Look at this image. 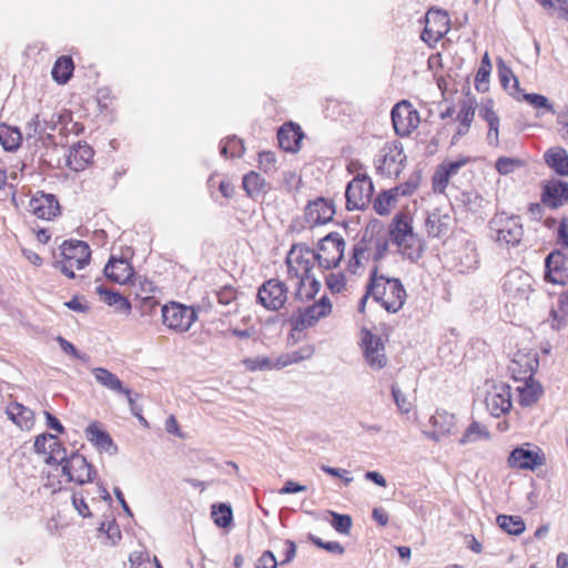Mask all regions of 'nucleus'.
I'll return each mask as SVG.
<instances>
[{
    "instance_id": "38",
    "label": "nucleus",
    "mask_w": 568,
    "mask_h": 568,
    "mask_svg": "<svg viewBox=\"0 0 568 568\" xmlns=\"http://www.w3.org/2000/svg\"><path fill=\"white\" fill-rule=\"evenodd\" d=\"M314 354V347L312 345H305L297 351L285 353L280 355L275 359V369H282L288 365L297 364L302 361L308 359Z\"/></svg>"
},
{
    "instance_id": "34",
    "label": "nucleus",
    "mask_w": 568,
    "mask_h": 568,
    "mask_svg": "<svg viewBox=\"0 0 568 568\" xmlns=\"http://www.w3.org/2000/svg\"><path fill=\"white\" fill-rule=\"evenodd\" d=\"M520 382L523 384L517 387L518 404L524 407L532 406L541 398L544 388L535 378Z\"/></svg>"
},
{
    "instance_id": "44",
    "label": "nucleus",
    "mask_w": 568,
    "mask_h": 568,
    "mask_svg": "<svg viewBox=\"0 0 568 568\" xmlns=\"http://www.w3.org/2000/svg\"><path fill=\"white\" fill-rule=\"evenodd\" d=\"M99 293L105 304L114 306L120 313L129 314L131 312V303L120 293L102 288H99Z\"/></svg>"
},
{
    "instance_id": "2",
    "label": "nucleus",
    "mask_w": 568,
    "mask_h": 568,
    "mask_svg": "<svg viewBox=\"0 0 568 568\" xmlns=\"http://www.w3.org/2000/svg\"><path fill=\"white\" fill-rule=\"evenodd\" d=\"M367 294L388 313H397L406 302L407 293L402 281L389 277L375 264L366 283Z\"/></svg>"
},
{
    "instance_id": "8",
    "label": "nucleus",
    "mask_w": 568,
    "mask_h": 568,
    "mask_svg": "<svg viewBox=\"0 0 568 568\" xmlns=\"http://www.w3.org/2000/svg\"><path fill=\"white\" fill-rule=\"evenodd\" d=\"M161 313L163 325L174 333L187 332L197 318V314L192 306L175 301L165 303Z\"/></svg>"
},
{
    "instance_id": "43",
    "label": "nucleus",
    "mask_w": 568,
    "mask_h": 568,
    "mask_svg": "<svg viewBox=\"0 0 568 568\" xmlns=\"http://www.w3.org/2000/svg\"><path fill=\"white\" fill-rule=\"evenodd\" d=\"M497 69L501 87L511 93L518 92L519 81L514 74L511 68L508 67L504 60L499 59L497 62Z\"/></svg>"
},
{
    "instance_id": "46",
    "label": "nucleus",
    "mask_w": 568,
    "mask_h": 568,
    "mask_svg": "<svg viewBox=\"0 0 568 568\" xmlns=\"http://www.w3.org/2000/svg\"><path fill=\"white\" fill-rule=\"evenodd\" d=\"M498 526L509 535H521L525 531V521L519 516L499 515L497 516Z\"/></svg>"
},
{
    "instance_id": "6",
    "label": "nucleus",
    "mask_w": 568,
    "mask_h": 568,
    "mask_svg": "<svg viewBox=\"0 0 568 568\" xmlns=\"http://www.w3.org/2000/svg\"><path fill=\"white\" fill-rule=\"evenodd\" d=\"M345 247L344 237L337 232H331L320 240L314 251V258L321 268L333 270L343 260Z\"/></svg>"
},
{
    "instance_id": "62",
    "label": "nucleus",
    "mask_w": 568,
    "mask_h": 568,
    "mask_svg": "<svg viewBox=\"0 0 568 568\" xmlns=\"http://www.w3.org/2000/svg\"><path fill=\"white\" fill-rule=\"evenodd\" d=\"M392 394H393L394 400H395L398 409L402 413L407 414L412 410L413 403L410 400H408L396 386L392 387Z\"/></svg>"
},
{
    "instance_id": "30",
    "label": "nucleus",
    "mask_w": 568,
    "mask_h": 568,
    "mask_svg": "<svg viewBox=\"0 0 568 568\" xmlns=\"http://www.w3.org/2000/svg\"><path fill=\"white\" fill-rule=\"evenodd\" d=\"M303 136L301 126L292 122L282 125L277 132L278 144L286 152H297Z\"/></svg>"
},
{
    "instance_id": "40",
    "label": "nucleus",
    "mask_w": 568,
    "mask_h": 568,
    "mask_svg": "<svg viewBox=\"0 0 568 568\" xmlns=\"http://www.w3.org/2000/svg\"><path fill=\"white\" fill-rule=\"evenodd\" d=\"M22 142V134L16 126L0 124V143L7 151L17 150Z\"/></svg>"
},
{
    "instance_id": "17",
    "label": "nucleus",
    "mask_w": 568,
    "mask_h": 568,
    "mask_svg": "<svg viewBox=\"0 0 568 568\" xmlns=\"http://www.w3.org/2000/svg\"><path fill=\"white\" fill-rule=\"evenodd\" d=\"M544 280L560 286L568 284V256L561 248L551 251L545 258Z\"/></svg>"
},
{
    "instance_id": "52",
    "label": "nucleus",
    "mask_w": 568,
    "mask_h": 568,
    "mask_svg": "<svg viewBox=\"0 0 568 568\" xmlns=\"http://www.w3.org/2000/svg\"><path fill=\"white\" fill-rule=\"evenodd\" d=\"M525 162L517 158L500 156L495 163V169L501 175L513 173L516 169L524 166Z\"/></svg>"
},
{
    "instance_id": "61",
    "label": "nucleus",
    "mask_w": 568,
    "mask_h": 568,
    "mask_svg": "<svg viewBox=\"0 0 568 568\" xmlns=\"http://www.w3.org/2000/svg\"><path fill=\"white\" fill-rule=\"evenodd\" d=\"M308 539L318 548H323L329 552H335L342 555L344 552V547L338 541H323L321 538L308 535Z\"/></svg>"
},
{
    "instance_id": "57",
    "label": "nucleus",
    "mask_w": 568,
    "mask_h": 568,
    "mask_svg": "<svg viewBox=\"0 0 568 568\" xmlns=\"http://www.w3.org/2000/svg\"><path fill=\"white\" fill-rule=\"evenodd\" d=\"M243 152V145L240 140L232 138L222 142L221 154L229 158L240 156Z\"/></svg>"
},
{
    "instance_id": "45",
    "label": "nucleus",
    "mask_w": 568,
    "mask_h": 568,
    "mask_svg": "<svg viewBox=\"0 0 568 568\" xmlns=\"http://www.w3.org/2000/svg\"><path fill=\"white\" fill-rule=\"evenodd\" d=\"M243 189L247 195L254 196L264 193L267 189V183L260 173L250 171L243 178Z\"/></svg>"
},
{
    "instance_id": "51",
    "label": "nucleus",
    "mask_w": 568,
    "mask_h": 568,
    "mask_svg": "<svg viewBox=\"0 0 568 568\" xmlns=\"http://www.w3.org/2000/svg\"><path fill=\"white\" fill-rule=\"evenodd\" d=\"M211 516L214 524L220 528L229 527L233 520L232 508L226 504L213 505Z\"/></svg>"
},
{
    "instance_id": "26",
    "label": "nucleus",
    "mask_w": 568,
    "mask_h": 568,
    "mask_svg": "<svg viewBox=\"0 0 568 568\" xmlns=\"http://www.w3.org/2000/svg\"><path fill=\"white\" fill-rule=\"evenodd\" d=\"M412 193L410 186L399 185L382 192L374 201V210L378 215H388L396 206L398 199Z\"/></svg>"
},
{
    "instance_id": "36",
    "label": "nucleus",
    "mask_w": 568,
    "mask_h": 568,
    "mask_svg": "<svg viewBox=\"0 0 568 568\" xmlns=\"http://www.w3.org/2000/svg\"><path fill=\"white\" fill-rule=\"evenodd\" d=\"M449 220L450 217L448 215L442 214L439 211L429 213L425 221V229L428 236H446L449 232Z\"/></svg>"
},
{
    "instance_id": "54",
    "label": "nucleus",
    "mask_w": 568,
    "mask_h": 568,
    "mask_svg": "<svg viewBox=\"0 0 568 568\" xmlns=\"http://www.w3.org/2000/svg\"><path fill=\"white\" fill-rule=\"evenodd\" d=\"M325 284L333 294H339L346 290L347 281L344 273L336 272L325 277Z\"/></svg>"
},
{
    "instance_id": "50",
    "label": "nucleus",
    "mask_w": 568,
    "mask_h": 568,
    "mask_svg": "<svg viewBox=\"0 0 568 568\" xmlns=\"http://www.w3.org/2000/svg\"><path fill=\"white\" fill-rule=\"evenodd\" d=\"M551 16L568 21V0H536Z\"/></svg>"
},
{
    "instance_id": "49",
    "label": "nucleus",
    "mask_w": 568,
    "mask_h": 568,
    "mask_svg": "<svg viewBox=\"0 0 568 568\" xmlns=\"http://www.w3.org/2000/svg\"><path fill=\"white\" fill-rule=\"evenodd\" d=\"M489 438V432L486 426L481 425L480 423L474 420L464 432L462 438L459 439V443L462 445L474 443L480 439H488Z\"/></svg>"
},
{
    "instance_id": "10",
    "label": "nucleus",
    "mask_w": 568,
    "mask_h": 568,
    "mask_svg": "<svg viewBox=\"0 0 568 568\" xmlns=\"http://www.w3.org/2000/svg\"><path fill=\"white\" fill-rule=\"evenodd\" d=\"M386 250L387 242L384 240L366 241L363 239L353 247L352 255L347 262V271L352 274H358L364 270L365 264L371 257L377 262Z\"/></svg>"
},
{
    "instance_id": "39",
    "label": "nucleus",
    "mask_w": 568,
    "mask_h": 568,
    "mask_svg": "<svg viewBox=\"0 0 568 568\" xmlns=\"http://www.w3.org/2000/svg\"><path fill=\"white\" fill-rule=\"evenodd\" d=\"M74 71V63L71 57L61 55L57 59L52 68V78L59 84H65L72 77Z\"/></svg>"
},
{
    "instance_id": "32",
    "label": "nucleus",
    "mask_w": 568,
    "mask_h": 568,
    "mask_svg": "<svg viewBox=\"0 0 568 568\" xmlns=\"http://www.w3.org/2000/svg\"><path fill=\"white\" fill-rule=\"evenodd\" d=\"M432 437L436 440L450 435L457 428L456 417L446 410H437L430 418Z\"/></svg>"
},
{
    "instance_id": "12",
    "label": "nucleus",
    "mask_w": 568,
    "mask_h": 568,
    "mask_svg": "<svg viewBox=\"0 0 568 568\" xmlns=\"http://www.w3.org/2000/svg\"><path fill=\"white\" fill-rule=\"evenodd\" d=\"M392 123L395 133L400 138L409 136L420 123V114L408 101L397 102L390 112Z\"/></svg>"
},
{
    "instance_id": "3",
    "label": "nucleus",
    "mask_w": 568,
    "mask_h": 568,
    "mask_svg": "<svg viewBox=\"0 0 568 568\" xmlns=\"http://www.w3.org/2000/svg\"><path fill=\"white\" fill-rule=\"evenodd\" d=\"M62 466H55L47 476L45 486L51 488L52 493L64 489V484L74 483L78 485L90 484L95 475L93 467L87 462L84 456L72 454L64 458Z\"/></svg>"
},
{
    "instance_id": "14",
    "label": "nucleus",
    "mask_w": 568,
    "mask_h": 568,
    "mask_svg": "<svg viewBox=\"0 0 568 568\" xmlns=\"http://www.w3.org/2000/svg\"><path fill=\"white\" fill-rule=\"evenodd\" d=\"M507 464L514 469L534 471L546 464V456L541 448L527 443L511 450Z\"/></svg>"
},
{
    "instance_id": "37",
    "label": "nucleus",
    "mask_w": 568,
    "mask_h": 568,
    "mask_svg": "<svg viewBox=\"0 0 568 568\" xmlns=\"http://www.w3.org/2000/svg\"><path fill=\"white\" fill-rule=\"evenodd\" d=\"M85 436L95 447L109 452L114 445L111 436L99 422H92L85 428Z\"/></svg>"
},
{
    "instance_id": "47",
    "label": "nucleus",
    "mask_w": 568,
    "mask_h": 568,
    "mask_svg": "<svg viewBox=\"0 0 568 568\" xmlns=\"http://www.w3.org/2000/svg\"><path fill=\"white\" fill-rule=\"evenodd\" d=\"M132 290L135 300H145V297L155 296L159 293V288L154 283L145 277H136L132 282Z\"/></svg>"
},
{
    "instance_id": "31",
    "label": "nucleus",
    "mask_w": 568,
    "mask_h": 568,
    "mask_svg": "<svg viewBox=\"0 0 568 568\" xmlns=\"http://www.w3.org/2000/svg\"><path fill=\"white\" fill-rule=\"evenodd\" d=\"M6 414L21 430H30L34 426V413L18 402L9 403L6 407Z\"/></svg>"
},
{
    "instance_id": "28",
    "label": "nucleus",
    "mask_w": 568,
    "mask_h": 568,
    "mask_svg": "<svg viewBox=\"0 0 568 568\" xmlns=\"http://www.w3.org/2000/svg\"><path fill=\"white\" fill-rule=\"evenodd\" d=\"M104 274L114 283L125 284L133 277L134 270L129 260L111 256L104 266Z\"/></svg>"
},
{
    "instance_id": "56",
    "label": "nucleus",
    "mask_w": 568,
    "mask_h": 568,
    "mask_svg": "<svg viewBox=\"0 0 568 568\" xmlns=\"http://www.w3.org/2000/svg\"><path fill=\"white\" fill-rule=\"evenodd\" d=\"M89 495H90L89 490H80V491L73 493V495H72V504H73L74 508L78 510V513L83 518L92 516L90 508L85 500Z\"/></svg>"
},
{
    "instance_id": "29",
    "label": "nucleus",
    "mask_w": 568,
    "mask_h": 568,
    "mask_svg": "<svg viewBox=\"0 0 568 568\" xmlns=\"http://www.w3.org/2000/svg\"><path fill=\"white\" fill-rule=\"evenodd\" d=\"M93 156V149L87 142H79L70 148L67 165L75 172H81L92 163Z\"/></svg>"
},
{
    "instance_id": "19",
    "label": "nucleus",
    "mask_w": 568,
    "mask_h": 568,
    "mask_svg": "<svg viewBox=\"0 0 568 568\" xmlns=\"http://www.w3.org/2000/svg\"><path fill=\"white\" fill-rule=\"evenodd\" d=\"M28 212L39 220L52 221L61 214V205L55 195L37 191L30 197Z\"/></svg>"
},
{
    "instance_id": "41",
    "label": "nucleus",
    "mask_w": 568,
    "mask_h": 568,
    "mask_svg": "<svg viewBox=\"0 0 568 568\" xmlns=\"http://www.w3.org/2000/svg\"><path fill=\"white\" fill-rule=\"evenodd\" d=\"M491 69L493 65L489 58V53L485 52L481 58L480 65L475 75V89L477 92L485 93L488 91Z\"/></svg>"
},
{
    "instance_id": "7",
    "label": "nucleus",
    "mask_w": 568,
    "mask_h": 568,
    "mask_svg": "<svg viewBox=\"0 0 568 568\" xmlns=\"http://www.w3.org/2000/svg\"><path fill=\"white\" fill-rule=\"evenodd\" d=\"M333 310V305L327 296H322L318 301L305 307L296 308L290 324L293 331L303 332L314 327L322 318L327 317Z\"/></svg>"
},
{
    "instance_id": "58",
    "label": "nucleus",
    "mask_w": 568,
    "mask_h": 568,
    "mask_svg": "<svg viewBox=\"0 0 568 568\" xmlns=\"http://www.w3.org/2000/svg\"><path fill=\"white\" fill-rule=\"evenodd\" d=\"M258 169L264 173L276 171V156L272 151H262L258 153Z\"/></svg>"
},
{
    "instance_id": "25",
    "label": "nucleus",
    "mask_w": 568,
    "mask_h": 568,
    "mask_svg": "<svg viewBox=\"0 0 568 568\" xmlns=\"http://www.w3.org/2000/svg\"><path fill=\"white\" fill-rule=\"evenodd\" d=\"M541 202L550 209H557L568 203V182L551 180L545 183Z\"/></svg>"
},
{
    "instance_id": "22",
    "label": "nucleus",
    "mask_w": 568,
    "mask_h": 568,
    "mask_svg": "<svg viewBox=\"0 0 568 568\" xmlns=\"http://www.w3.org/2000/svg\"><path fill=\"white\" fill-rule=\"evenodd\" d=\"M485 404L489 413L495 417L508 413L513 406L510 386L506 384L495 385L487 394Z\"/></svg>"
},
{
    "instance_id": "11",
    "label": "nucleus",
    "mask_w": 568,
    "mask_h": 568,
    "mask_svg": "<svg viewBox=\"0 0 568 568\" xmlns=\"http://www.w3.org/2000/svg\"><path fill=\"white\" fill-rule=\"evenodd\" d=\"M406 155L397 141L386 142L375 159L376 171L381 175L397 176L404 166Z\"/></svg>"
},
{
    "instance_id": "27",
    "label": "nucleus",
    "mask_w": 568,
    "mask_h": 568,
    "mask_svg": "<svg viewBox=\"0 0 568 568\" xmlns=\"http://www.w3.org/2000/svg\"><path fill=\"white\" fill-rule=\"evenodd\" d=\"M92 374H93L95 381L99 384H101L102 386H104L105 388H108L112 392L119 393V394H123L126 397L131 409L132 410L134 409L135 399L133 398L132 390L123 387L122 382L119 379V377L115 374H113L112 372H110L103 367L93 368Z\"/></svg>"
},
{
    "instance_id": "20",
    "label": "nucleus",
    "mask_w": 568,
    "mask_h": 568,
    "mask_svg": "<svg viewBox=\"0 0 568 568\" xmlns=\"http://www.w3.org/2000/svg\"><path fill=\"white\" fill-rule=\"evenodd\" d=\"M362 347L364 357L372 369H382L387 364L385 347L382 338L368 329L362 331Z\"/></svg>"
},
{
    "instance_id": "4",
    "label": "nucleus",
    "mask_w": 568,
    "mask_h": 568,
    "mask_svg": "<svg viewBox=\"0 0 568 568\" xmlns=\"http://www.w3.org/2000/svg\"><path fill=\"white\" fill-rule=\"evenodd\" d=\"M389 236L409 260H418L422 256V241L413 231V219L408 213L395 214L389 225Z\"/></svg>"
},
{
    "instance_id": "35",
    "label": "nucleus",
    "mask_w": 568,
    "mask_h": 568,
    "mask_svg": "<svg viewBox=\"0 0 568 568\" xmlns=\"http://www.w3.org/2000/svg\"><path fill=\"white\" fill-rule=\"evenodd\" d=\"M544 159L558 175L568 176V152L564 148H550L545 152Z\"/></svg>"
},
{
    "instance_id": "55",
    "label": "nucleus",
    "mask_w": 568,
    "mask_h": 568,
    "mask_svg": "<svg viewBox=\"0 0 568 568\" xmlns=\"http://www.w3.org/2000/svg\"><path fill=\"white\" fill-rule=\"evenodd\" d=\"M524 99L527 103H529L536 110H545L550 113H555L554 105L549 102V100L541 94L538 93H527L524 95Z\"/></svg>"
},
{
    "instance_id": "64",
    "label": "nucleus",
    "mask_w": 568,
    "mask_h": 568,
    "mask_svg": "<svg viewBox=\"0 0 568 568\" xmlns=\"http://www.w3.org/2000/svg\"><path fill=\"white\" fill-rule=\"evenodd\" d=\"M556 242L561 248L568 250V219H562L559 222Z\"/></svg>"
},
{
    "instance_id": "18",
    "label": "nucleus",
    "mask_w": 568,
    "mask_h": 568,
    "mask_svg": "<svg viewBox=\"0 0 568 568\" xmlns=\"http://www.w3.org/2000/svg\"><path fill=\"white\" fill-rule=\"evenodd\" d=\"M287 286L285 283L272 278L262 284L257 292V301L268 311L281 310L287 301Z\"/></svg>"
},
{
    "instance_id": "21",
    "label": "nucleus",
    "mask_w": 568,
    "mask_h": 568,
    "mask_svg": "<svg viewBox=\"0 0 568 568\" xmlns=\"http://www.w3.org/2000/svg\"><path fill=\"white\" fill-rule=\"evenodd\" d=\"M538 365L539 361L535 352L518 351L514 354V357L508 365V369L511 377L515 381L520 382L534 378Z\"/></svg>"
},
{
    "instance_id": "53",
    "label": "nucleus",
    "mask_w": 568,
    "mask_h": 568,
    "mask_svg": "<svg viewBox=\"0 0 568 568\" xmlns=\"http://www.w3.org/2000/svg\"><path fill=\"white\" fill-rule=\"evenodd\" d=\"M243 365L250 372L275 369V359L272 361L266 356L243 359Z\"/></svg>"
},
{
    "instance_id": "24",
    "label": "nucleus",
    "mask_w": 568,
    "mask_h": 568,
    "mask_svg": "<svg viewBox=\"0 0 568 568\" xmlns=\"http://www.w3.org/2000/svg\"><path fill=\"white\" fill-rule=\"evenodd\" d=\"M335 205L332 200L318 197L305 207V219L311 225H323L333 220Z\"/></svg>"
},
{
    "instance_id": "48",
    "label": "nucleus",
    "mask_w": 568,
    "mask_h": 568,
    "mask_svg": "<svg viewBox=\"0 0 568 568\" xmlns=\"http://www.w3.org/2000/svg\"><path fill=\"white\" fill-rule=\"evenodd\" d=\"M475 103L474 101H465L462 103L457 114V120L460 123L458 128V134H466L474 121L475 116Z\"/></svg>"
},
{
    "instance_id": "59",
    "label": "nucleus",
    "mask_w": 568,
    "mask_h": 568,
    "mask_svg": "<svg viewBox=\"0 0 568 568\" xmlns=\"http://www.w3.org/2000/svg\"><path fill=\"white\" fill-rule=\"evenodd\" d=\"M97 102L102 110H111L115 104V97L109 88H100L97 91Z\"/></svg>"
},
{
    "instance_id": "33",
    "label": "nucleus",
    "mask_w": 568,
    "mask_h": 568,
    "mask_svg": "<svg viewBox=\"0 0 568 568\" xmlns=\"http://www.w3.org/2000/svg\"><path fill=\"white\" fill-rule=\"evenodd\" d=\"M479 115L488 124L487 141L490 145H499V116L494 110V101L491 99L486 100L479 110Z\"/></svg>"
},
{
    "instance_id": "5",
    "label": "nucleus",
    "mask_w": 568,
    "mask_h": 568,
    "mask_svg": "<svg viewBox=\"0 0 568 568\" xmlns=\"http://www.w3.org/2000/svg\"><path fill=\"white\" fill-rule=\"evenodd\" d=\"M91 261L89 244L80 240H65L60 245V260L57 266L69 278L75 277V271L83 270Z\"/></svg>"
},
{
    "instance_id": "60",
    "label": "nucleus",
    "mask_w": 568,
    "mask_h": 568,
    "mask_svg": "<svg viewBox=\"0 0 568 568\" xmlns=\"http://www.w3.org/2000/svg\"><path fill=\"white\" fill-rule=\"evenodd\" d=\"M332 526L341 534H348L352 527V518L348 515L332 513Z\"/></svg>"
},
{
    "instance_id": "63",
    "label": "nucleus",
    "mask_w": 568,
    "mask_h": 568,
    "mask_svg": "<svg viewBox=\"0 0 568 568\" xmlns=\"http://www.w3.org/2000/svg\"><path fill=\"white\" fill-rule=\"evenodd\" d=\"M132 568H152L153 560H150L145 552H134L130 556Z\"/></svg>"
},
{
    "instance_id": "15",
    "label": "nucleus",
    "mask_w": 568,
    "mask_h": 568,
    "mask_svg": "<svg viewBox=\"0 0 568 568\" xmlns=\"http://www.w3.org/2000/svg\"><path fill=\"white\" fill-rule=\"evenodd\" d=\"M450 29V19L446 11L430 8L425 16V28L422 40L433 47L440 41Z\"/></svg>"
},
{
    "instance_id": "1",
    "label": "nucleus",
    "mask_w": 568,
    "mask_h": 568,
    "mask_svg": "<svg viewBox=\"0 0 568 568\" xmlns=\"http://www.w3.org/2000/svg\"><path fill=\"white\" fill-rule=\"evenodd\" d=\"M314 250L304 245H293L287 253L285 264L287 280L295 285V296L300 301H308L318 293L321 283L313 275Z\"/></svg>"
},
{
    "instance_id": "13",
    "label": "nucleus",
    "mask_w": 568,
    "mask_h": 568,
    "mask_svg": "<svg viewBox=\"0 0 568 568\" xmlns=\"http://www.w3.org/2000/svg\"><path fill=\"white\" fill-rule=\"evenodd\" d=\"M374 186L366 173H357L347 184L345 196L347 210H364L372 200Z\"/></svg>"
},
{
    "instance_id": "9",
    "label": "nucleus",
    "mask_w": 568,
    "mask_h": 568,
    "mask_svg": "<svg viewBox=\"0 0 568 568\" xmlns=\"http://www.w3.org/2000/svg\"><path fill=\"white\" fill-rule=\"evenodd\" d=\"M490 230L496 242L509 246H516L524 236V226L518 216L497 213L490 221Z\"/></svg>"
},
{
    "instance_id": "23",
    "label": "nucleus",
    "mask_w": 568,
    "mask_h": 568,
    "mask_svg": "<svg viewBox=\"0 0 568 568\" xmlns=\"http://www.w3.org/2000/svg\"><path fill=\"white\" fill-rule=\"evenodd\" d=\"M34 449L45 457L47 463H62L65 458V448L61 440L52 434H41L36 437Z\"/></svg>"
},
{
    "instance_id": "42",
    "label": "nucleus",
    "mask_w": 568,
    "mask_h": 568,
    "mask_svg": "<svg viewBox=\"0 0 568 568\" xmlns=\"http://www.w3.org/2000/svg\"><path fill=\"white\" fill-rule=\"evenodd\" d=\"M550 317V325L554 329L559 331L566 326V318L568 317V290L559 295L558 310H552Z\"/></svg>"
},
{
    "instance_id": "16",
    "label": "nucleus",
    "mask_w": 568,
    "mask_h": 568,
    "mask_svg": "<svg viewBox=\"0 0 568 568\" xmlns=\"http://www.w3.org/2000/svg\"><path fill=\"white\" fill-rule=\"evenodd\" d=\"M471 162V158L459 155L455 160H444L434 170L432 175V190L434 193L444 194L450 179L458 174L459 170Z\"/></svg>"
}]
</instances>
